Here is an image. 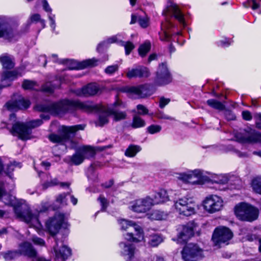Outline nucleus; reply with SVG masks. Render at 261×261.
Here are the masks:
<instances>
[{"mask_svg":"<svg viewBox=\"0 0 261 261\" xmlns=\"http://www.w3.org/2000/svg\"><path fill=\"white\" fill-rule=\"evenodd\" d=\"M34 108L35 110L38 111L44 112H53L58 114L71 113L76 110H81L86 112L91 110V107L86 103L66 99L54 103L50 106L38 105Z\"/></svg>","mask_w":261,"mask_h":261,"instance_id":"nucleus-1","label":"nucleus"},{"mask_svg":"<svg viewBox=\"0 0 261 261\" xmlns=\"http://www.w3.org/2000/svg\"><path fill=\"white\" fill-rule=\"evenodd\" d=\"M50 206L49 201H42L40 208L36 209L32 212L29 206L22 203L14 207V212L17 218L24 221L31 226L39 228L41 223L39 219V216L42 213L46 212Z\"/></svg>","mask_w":261,"mask_h":261,"instance_id":"nucleus-2","label":"nucleus"},{"mask_svg":"<svg viewBox=\"0 0 261 261\" xmlns=\"http://www.w3.org/2000/svg\"><path fill=\"white\" fill-rule=\"evenodd\" d=\"M166 16V21L162 24L163 34L160 35V38L163 41H168L171 37V33L167 30L174 27V25L169 20V17H174L179 22L185 27L186 25L184 17L177 5L172 2L168 3L166 9L163 12Z\"/></svg>","mask_w":261,"mask_h":261,"instance_id":"nucleus-3","label":"nucleus"},{"mask_svg":"<svg viewBox=\"0 0 261 261\" xmlns=\"http://www.w3.org/2000/svg\"><path fill=\"white\" fill-rule=\"evenodd\" d=\"M118 222L121 230L125 231L134 230V233L128 232L123 234L125 240L136 243L144 240V232L140 226L133 221L125 219L119 220Z\"/></svg>","mask_w":261,"mask_h":261,"instance_id":"nucleus-4","label":"nucleus"},{"mask_svg":"<svg viewBox=\"0 0 261 261\" xmlns=\"http://www.w3.org/2000/svg\"><path fill=\"white\" fill-rule=\"evenodd\" d=\"M42 123L40 119L30 121L27 124L20 122H16L13 124L12 128L9 129L10 133L13 136H17L21 140L30 139L31 128L37 127Z\"/></svg>","mask_w":261,"mask_h":261,"instance_id":"nucleus-5","label":"nucleus"},{"mask_svg":"<svg viewBox=\"0 0 261 261\" xmlns=\"http://www.w3.org/2000/svg\"><path fill=\"white\" fill-rule=\"evenodd\" d=\"M234 212L239 220L249 222L257 219L259 214L257 208L246 202L237 204L234 208Z\"/></svg>","mask_w":261,"mask_h":261,"instance_id":"nucleus-6","label":"nucleus"},{"mask_svg":"<svg viewBox=\"0 0 261 261\" xmlns=\"http://www.w3.org/2000/svg\"><path fill=\"white\" fill-rule=\"evenodd\" d=\"M18 25L14 18L0 16V38L11 41L16 35Z\"/></svg>","mask_w":261,"mask_h":261,"instance_id":"nucleus-7","label":"nucleus"},{"mask_svg":"<svg viewBox=\"0 0 261 261\" xmlns=\"http://www.w3.org/2000/svg\"><path fill=\"white\" fill-rule=\"evenodd\" d=\"M85 126V124H77L73 126L63 125L60 128L62 136L53 134L49 136V139L53 143H63L71 137L74 136L77 131L84 130Z\"/></svg>","mask_w":261,"mask_h":261,"instance_id":"nucleus-8","label":"nucleus"},{"mask_svg":"<svg viewBox=\"0 0 261 261\" xmlns=\"http://www.w3.org/2000/svg\"><path fill=\"white\" fill-rule=\"evenodd\" d=\"M195 204L192 198L186 196L174 201V207L179 214L189 216L195 212Z\"/></svg>","mask_w":261,"mask_h":261,"instance_id":"nucleus-9","label":"nucleus"},{"mask_svg":"<svg viewBox=\"0 0 261 261\" xmlns=\"http://www.w3.org/2000/svg\"><path fill=\"white\" fill-rule=\"evenodd\" d=\"M96 154L94 148L89 145H83L78 148L75 153L70 156V161L75 165L81 164L85 159L94 158Z\"/></svg>","mask_w":261,"mask_h":261,"instance_id":"nucleus-10","label":"nucleus"},{"mask_svg":"<svg viewBox=\"0 0 261 261\" xmlns=\"http://www.w3.org/2000/svg\"><path fill=\"white\" fill-rule=\"evenodd\" d=\"M184 261H199L203 255V250L197 245L189 244L186 245L181 252Z\"/></svg>","mask_w":261,"mask_h":261,"instance_id":"nucleus-11","label":"nucleus"},{"mask_svg":"<svg viewBox=\"0 0 261 261\" xmlns=\"http://www.w3.org/2000/svg\"><path fill=\"white\" fill-rule=\"evenodd\" d=\"M233 233L227 227H220L216 228L212 236V240L215 246L220 247L222 245H228L229 241L232 238Z\"/></svg>","mask_w":261,"mask_h":261,"instance_id":"nucleus-12","label":"nucleus"},{"mask_svg":"<svg viewBox=\"0 0 261 261\" xmlns=\"http://www.w3.org/2000/svg\"><path fill=\"white\" fill-rule=\"evenodd\" d=\"M68 223L63 214H57L46 222V227L52 236L56 234L61 227L66 228Z\"/></svg>","mask_w":261,"mask_h":261,"instance_id":"nucleus-13","label":"nucleus"},{"mask_svg":"<svg viewBox=\"0 0 261 261\" xmlns=\"http://www.w3.org/2000/svg\"><path fill=\"white\" fill-rule=\"evenodd\" d=\"M204 210L210 214L220 211L223 206V200L216 195L208 196L203 202Z\"/></svg>","mask_w":261,"mask_h":261,"instance_id":"nucleus-14","label":"nucleus"},{"mask_svg":"<svg viewBox=\"0 0 261 261\" xmlns=\"http://www.w3.org/2000/svg\"><path fill=\"white\" fill-rule=\"evenodd\" d=\"M172 81L171 75L166 63L159 65L154 78V83L158 86H163L170 83Z\"/></svg>","mask_w":261,"mask_h":261,"instance_id":"nucleus-15","label":"nucleus"},{"mask_svg":"<svg viewBox=\"0 0 261 261\" xmlns=\"http://www.w3.org/2000/svg\"><path fill=\"white\" fill-rule=\"evenodd\" d=\"M237 141L242 143H261V133H258L254 130H244L243 132L237 133L236 136Z\"/></svg>","mask_w":261,"mask_h":261,"instance_id":"nucleus-16","label":"nucleus"},{"mask_svg":"<svg viewBox=\"0 0 261 261\" xmlns=\"http://www.w3.org/2000/svg\"><path fill=\"white\" fill-rule=\"evenodd\" d=\"M124 91L137 98H145L152 94L150 89V86L148 84L127 87L125 88Z\"/></svg>","mask_w":261,"mask_h":261,"instance_id":"nucleus-17","label":"nucleus"},{"mask_svg":"<svg viewBox=\"0 0 261 261\" xmlns=\"http://www.w3.org/2000/svg\"><path fill=\"white\" fill-rule=\"evenodd\" d=\"M18 251L20 255H24L32 258V261H49L43 257H39L32 244L28 242L21 243L19 245Z\"/></svg>","mask_w":261,"mask_h":261,"instance_id":"nucleus-18","label":"nucleus"},{"mask_svg":"<svg viewBox=\"0 0 261 261\" xmlns=\"http://www.w3.org/2000/svg\"><path fill=\"white\" fill-rule=\"evenodd\" d=\"M153 205L152 198L147 196L135 200L131 205L132 210L137 213H145Z\"/></svg>","mask_w":261,"mask_h":261,"instance_id":"nucleus-19","label":"nucleus"},{"mask_svg":"<svg viewBox=\"0 0 261 261\" xmlns=\"http://www.w3.org/2000/svg\"><path fill=\"white\" fill-rule=\"evenodd\" d=\"M120 255L126 261H132L135 258L136 249L134 245L125 242L119 244Z\"/></svg>","mask_w":261,"mask_h":261,"instance_id":"nucleus-20","label":"nucleus"},{"mask_svg":"<svg viewBox=\"0 0 261 261\" xmlns=\"http://www.w3.org/2000/svg\"><path fill=\"white\" fill-rule=\"evenodd\" d=\"M150 75L148 68L143 66H139L136 68H128L126 73V76L130 79L133 78H147Z\"/></svg>","mask_w":261,"mask_h":261,"instance_id":"nucleus-21","label":"nucleus"},{"mask_svg":"<svg viewBox=\"0 0 261 261\" xmlns=\"http://www.w3.org/2000/svg\"><path fill=\"white\" fill-rule=\"evenodd\" d=\"M178 231L177 242L179 244L186 243L194 234L192 227L189 225L179 227Z\"/></svg>","mask_w":261,"mask_h":261,"instance_id":"nucleus-22","label":"nucleus"},{"mask_svg":"<svg viewBox=\"0 0 261 261\" xmlns=\"http://www.w3.org/2000/svg\"><path fill=\"white\" fill-rule=\"evenodd\" d=\"M30 105L29 100L19 97L18 100H12L6 104V107L9 110L15 111L17 109H27Z\"/></svg>","mask_w":261,"mask_h":261,"instance_id":"nucleus-23","label":"nucleus"},{"mask_svg":"<svg viewBox=\"0 0 261 261\" xmlns=\"http://www.w3.org/2000/svg\"><path fill=\"white\" fill-rule=\"evenodd\" d=\"M99 90V88L97 84H90L82 89L76 90L75 93L80 96H93L96 94Z\"/></svg>","mask_w":261,"mask_h":261,"instance_id":"nucleus-24","label":"nucleus"},{"mask_svg":"<svg viewBox=\"0 0 261 261\" xmlns=\"http://www.w3.org/2000/svg\"><path fill=\"white\" fill-rule=\"evenodd\" d=\"M53 249L56 257L63 260L66 259L71 254V249L65 245H62L61 247L59 248L57 240H56V245L54 246Z\"/></svg>","mask_w":261,"mask_h":261,"instance_id":"nucleus-25","label":"nucleus"},{"mask_svg":"<svg viewBox=\"0 0 261 261\" xmlns=\"http://www.w3.org/2000/svg\"><path fill=\"white\" fill-rule=\"evenodd\" d=\"M99 62H100L99 60L95 58L86 60L78 63L75 62H73V65L69 68L71 69H82L88 67L95 66L98 65Z\"/></svg>","mask_w":261,"mask_h":261,"instance_id":"nucleus-26","label":"nucleus"},{"mask_svg":"<svg viewBox=\"0 0 261 261\" xmlns=\"http://www.w3.org/2000/svg\"><path fill=\"white\" fill-rule=\"evenodd\" d=\"M203 176L202 171L199 169L189 171V184L192 185H201L203 183Z\"/></svg>","mask_w":261,"mask_h":261,"instance_id":"nucleus-27","label":"nucleus"},{"mask_svg":"<svg viewBox=\"0 0 261 261\" xmlns=\"http://www.w3.org/2000/svg\"><path fill=\"white\" fill-rule=\"evenodd\" d=\"M123 38V34H117L116 35L112 36L107 40L99 43L97 46V50L100 51L103 47H106L109 44L116 43L119 44L120 41H122V39Z\"/></svg>","mask_w":261,"mask_h":261,"instance_id":"nucleus-28","label":"nucleus"},{"mask_svg":"<svg viewBox=\"0 0 261 261\" xmlns=\"http://www.w3.org/2000/svg\"><path fill=\"white\" fill-rule=\"evenodd\" d=\"M0 62L3 67L6 69H11L14 66L13 57L7 54H3L0 56Z\"/></svg>","mask_w":261,"mask_h":261,"instance_id":"nucleus-29","label":"nucleus"},{"mask_svg":"<svg viewBox=\"0 0 261 261\" xmlns=\"http://www.w3.org/2000/svg\"><path fill=\"white\" fill-rule=\"evenodd\" d=\"M153 205L160 203L165 202L169 200V197L167 191L162 189L158 192L155 193L153 199Z\"/></svg>","mask_w":261,"mask_h":261,"instance_id":"nucleus-30","label":"nucleus"},{"mask_svg":"<svg viewBox=\"0 0 261 261\" xmlns=\"http://www.w3.org/2000/svg\"><path fill=\"white\" fill-rule=\"evenodd\" d=\"M141 149L142 148L141 146L139 145L130 144L125 150L124 155L127 157L133 158L141 150Z\"/></svg>","mask_w":261,"mask_h":261,"instance_id":"nucleus-31","label":"nucleus"},{"mask_svg":"<svg viewBox=\"0 0 261 261\" xmlns=\"http://www.w3.org/2000/svg\"><path fill=\"white\" fill-rule=\"evenodd\" d=\"M251 185L254 192L261 195V177L254 178Z\"/></svg>","mask_w":261,"mask_h":261,"instance_id":"nucleus-32","label":"nucleus"},{"mask_svg":"<svg viewBox=\"0 0 261 261\" xmlns=\"http://www.w3.org/2000/svg\"><path fill=\"white\" fill-rule=\"evenodd\" d=\"M163 241V239L160 235L153 234L150 235L149 238L148 244L152 247L158 246Z\"/></svg>","mask_w":261,"mask_h":261,"instance_id":"nucleus-33","label":"nucleus"},{"mask_svg":"<svg viewBox=\"0 0 261 261\" xmlns=\"http://www.w3.org/2000/svg\"><path fill=\"white\" fill-rule=\"evenodd\" d=\"M110 114L113 115L114 120L116 121L123 120L126 118V114L125 112H120L110 109Z\"/></svg>","mask_w":261,"mask_h":261,"instance_id":"nucleus-34","label":"nucleus"},{"mask_svg":"<svg viewBox=\"0 0 261 261\" xmlns=\"http://www.w3.org/2000/svg\"><path fill=\"white\" fill-rule=\"evenodd\" d=\"M206 103L211 107L219 111L223 110L225 109V106L222 102L216 99H208Z\"/></svg>","mask_w":261,"mask_h":261,"instance_id":"nucleus-35","label":"nucleus"},{"mask_svg":"<svg viewBox=\"0 0 261 261\" xmlns=\"http://www.w3.org/2000/svg\"><path fill=\"white\" fill-rule=\"evenodd\" d=\"M110 110V109H108L106 113H101L99 115L98 120L96 122V125L102 126L108 122V117L110 115L109 113Z\"/></svg>","mask_w":261,"mask_h":261,"instance_id":"nucleus-36","label":"nucleus"},{"mask_svg":"<svg viewBox=\"0 0 261 261\" xmlns=\"http://www.w3.org/2000/svg\"><path fill=\"white\" fill-rule=\"evenodd\" d=\"M145 124L146 123L145 121L140 116L138 115H135L133 117V122L132 124V126L133 128H136L144 127Z\"/></svg>","mask_w":261,"mask_h":261,"instance_id":"nucleus-37","label":"nucleus"},{"mask_svg":"<svg viewBox=\"0 0 261 261\" xmlns=\"http://www.w3.org/2000/svg\"><path fill=\"white\" fill-rule=\"evenodd\" d=\"M119 45L124 47L125 54L127 56L130 54L132 50H133L135 47L134 44L130 41L125 42L120 41Z\"/></svg>","mask_w":261,"mask_h":261,"instance_id":"nucleus-38","label":"nucleus"},{"mask_svg":"<svg viewBox=\"0 0 261 261\" xmlns=\"http://www.w3.org/2000/svg\"><path fill=\"white\" fill-rule=\"evenodd\" d=\"M148 218L152 220H161L164 218V213L158 210L152 211L151 213L147 214Z\"/></svg>","mask_w":261,"mask_h":261,"instance_id":"nucleus-39","label":"nucleus"},{"mask_svg":"<svg viewBox=\"0 0 261 261\" xmlns=\"http://www.w3.org/2000/svg\"><path fill=\"white\" fill-rule=\"evenodd\" d=\"M150 49V43L148 42H145L144 44L141 45L138 48V52L140 56L142 57L145 56Z\"/></svg>","mask_w":261,"mask_h":261,"instance_id":"nucleus-40","label":"nucleus"},{"mask_svg":"<svg viewBox=\"0 0 261 261\" xmlns=\"http://www.w3.org/2000/svg\"><path fill=\"white\" fill-rule=\"evenodd\" d=\"M20 255L18 250L8 251L3 254L4 258L7 260H10L17 257Z\"/></svg>","mask_w":261,"mask_h":261,"instance_id":"nucleus-41","label":"nucleus"},{"mask_svg":"<svg viewBox=\"0 0 261 261\" xmlns=\"http://www.w3.org/2000/svg\"><path fill=\"white\" fill-rule=\"evenodd\" d=\"M36 86V83L33 81L25 80L23 81L22 87L25 90H32Z\"/></svg>","mask_w":261,"mask_h":261,"instance_id":"nucleus-42","label":"nucleus"},{"mask_svg":"<svg viewBox=\"0 0 261 261\" xmlns=\"http://www.w3.org/2000/svg\"><path fill=\"white\" fill-rule=\"evenodd\" d=\"M56 88L55 84L48 82L43 86L42 91L48 93H52Z\"/></svg>","mask_w":261,"mask_h":261,"instance_id":"nucleus-43","label":"nucleus"},{"mask_svg":"<svg viewBox=\"0 0 261 261\" xmlns=\"http://www.w3.org/2000/svg\"><path fill=\"white\" fill-rule=\"evenodd\" d=\"M30 19L32 22H40L42 28H45V21L41 18V16L39 14H34L32 15L30 17Z\"/></svg>","mask_w":261,"mask_h":261,"instance_id":"nucleus-44","label":"nucleus"},{"mask_svg":"<svg viewBox=\"0 0 261 261\" xmlns=\"http://www.w3.org/2000/svg\"><path fill=\"white\" fill-rule=\"evenodd\" d=\"M138 23L143 28H146L149 24V19L147 16L142 17L139 16L138 17Z\"/></svg>","mask_w":261,"mask_h":261,"instance_id":"nucleus-45","label":"nucleus"},{"mask_svg":"<svg viewBox=\"0 0 261 261\" xmlns=\"http://www.w3.org/2000/svg\"><path fill=\"white\" fill-rule=\"evenodd\" d=\"M176 177L182 182L189 184V171L186 172L177 173Z\"/></svg>","mask_w":261,"mask_h":261,"instance_id":"nucleus-46","label":"nucleus"},{"mask_svg":"<svg viewBox=\"0 0 261 261\" xmlns=\"http://www.w3.org/2000/svg\"><path fill=\"white\" fill-rule=\"evenodd\" d=\"M119 66L118 65H113L108 66L105 69V72L109 75H112L118 71Z\"/></svg>","mask_w":261,"mask_h":261,"instance_id":"nucleus-47","label":"nucleus"},{"mask_svg":"<svg viewBox=\"0 0 261 261\" xmlns=\"http://www.w3.org/2000/svg\"><path fill=\"white\" fill-rule=\"evenodd\" d=\"M162 127L159 125H151L147 128L148 132L150 134H154L161 131Z\"/></svg>","mask_w":261,"mask_h":261,"instance_id":"nucleus-48","label":"nucleus"},{"mask_svg":"<svg viewBox=\"0 0 261 261\" xmlns=\"http://www.w3.org/2000/svg\"><path fill=\"white\" fill-rule=\"evenodd\" d=\"M68 194L62 193L59 195L56 198V201L62 205L67 204V199L66 196Z\"/></svg>","mask_w":261,"mask_h":261,"instance_id":"nucleus-49","label":"nucleus"},{"mask_svg":"<svg viewBox=\"0 0 261 261\" xmlns=\"http://www.w3.org/2000/svg\"><path fill=\"white\" fill-rule=\"evenodd\" d=\"M98 200L99 201L101 206V210L105 211L109 204V202L107 199L105 198L103 196L100 195L98 198Z\"/></svg>","mask_w":261,"mask_h":261,"instance_id":"nucleus-50","label":"nucleus"},{"mask_svg":"<svg viewBox=\"0 0 261 261\" xmlns=\"http://www.w3.org/2000/svg\"><path fill=\"white\" fill-rule=\"evenodd\" d=\"M101 166V164L98 162H95L90 165L88 169L87 174L88 176L90 177L92 176V174L94 172V168L96 167H100Z\"/></svg>","mask_w":261,"mask_h":261,"instance_id":"nucleus-51","label":"nucleus"},{"mask_svg":"<svg viewBox=\"0 0 261 261\" xmlns=\"http://www.w3.org/2000/svg\"><path fill=\"white\" fill-rule=\"evenodd\" d=\"M59 184V180L57 178H55L53 179H51L50 181L45 182L43 185V187L44 189H46L49 187H52L54 186L58 185Z\"/></svg>","mask_w":261,"mask_h":261,"instance_id":"nucleus-52","label":"nucleus"},{"mask_svg":"<svg viewBox=\"0 0 261 261\" xmlns=\"http://www.w3.org/2000/svg\"><path fill=\"white\" fill-rule=\"evenodd\" d=\"M137 109L138 110V113L140 115H144L148 113V109L142 105H138L137 106Z\"/></svg>","mask_w":261,"mask_h":261,"instance_id":"nucleus-53","label":"nucleus"},{"mask_svg":"<svg viewBox=\"0 0 261 261\" xmlns=\"http://www.w3.org/2000/svg\"><path fill=\"white\" fill-rule=\"evenodd\" d=\"M48 17L50 21V26L53 31H55L56 28V22L55 20V15L48 14Z\"/></svg>","mask_w":261,"mask_h":261,"instance_id":"nucleus-54","label":"nucleus"},{"mask_svg":"<svg viewBox=\"0 0 261 261\" xmlns=\"http://www.w3.org/2000/svg\"><path fill=\"white\" fill-rule=\"evenodd\" d=\"M243 119L246 121H250L252 119V117L251 113L248 111H244L242 113Z\"/></svg>","mask_w":261,"mask_h":261,"instance_id":"nucleus-55","label":"nucleus"},{"mask_svg":"<svg viewBox=\"0 0 261 261\" xmlns=\"http://www.w3.org/2000/svg\"><path fill=\"white\" fill-rule=\"evenodd\" d=\"M170 99L169 98H165L164 97H161L159 101V106L161 108H164L169 103Z\"/></svg>","mask_w":261,"mask_h":261,"instance_id":"nucleus-56","label":"nucleus"},{"mask_svg":"<svg viewBox=\"0 0 261 261\" xmlns=\"http://www.w3.org/2000/svg\"><path fill=\"white\" fill-rule=\"evenodd\" d=\"M229 150L233 151L240 158H247L248 155L246 152H242L238 150L234 149L232 147L230 146Z\"/></svg>","mask_w":261,"mask_h":261,"instance_id":"nucleus-57","label":"nucleus"},{"mask_svg":"<svg viewBox=\"0 0 261 261\" xmlns=\"http://www.w3.org/2000/svg\"><path fill=\"white\" fill-rule=\"evenodd\" d=\"M215 182L219 184H225L228 182V178L223 175H220L217 180H215Z\"/></svg>","mask_w":261,"mask_h":261,"instance_id":"nucleus-58","label":"nucleus"},{"mask_svg":"<svg viewBox=\"0 0 261 261\" xmlns=\"http://www.w3.org/2000/svg\"><path fill=\"white\" fill-rule=\"evenodd\" d=\"M42 6L43 9L47 12L49 13V14H51L52 9L50 7L48 2L46 0L42 1Z\"/></svg>","mask_w":261,"mask_h":261,"instance_id":"nucleus-59","label":"nucleus"},{"mask_svg":"<svg viewBox=\"0 0 261 261\" xmlns=\"http://www.w3.org/2000/svg\"><path fill=\"white\" fill-rule=\"evenodd\" d=\"M32 241L35 244L43 246L44 245L45 242L43 240L37 237H33L32 238Z\"/></svg>","mask_w":261,"mask_h":261,"instance_id":"nucleus-60","label":"nucleus"},{"mask_svg":"<svg viewBox=\"0 0 261 261\" xmlns=\"http://www.w3.org/2000/svg\"><path fill=\"white\" fill-rule=\"evenodd\" d=\"M38 62L40 65H42L43 67H45L47 63L46 56L45 55L40 56L38 58Z\"/></svg>","mask_w":261,"mask_h":261,"instance_id":"nucleus-61","label":"nucleus"},{"mask_svg":"<svg viewBox=\"0 0 261 261\" xmlns=\"http://www.w3.org/2000/svg\"><path fill=\"white\" fill-rule=\"evenodd\" d=\"M226 118L228 120H232L236 119V116L229 111H227L225 113Z\"/></svg>","mask_w":261,"mask_h":261,"instance_id":"nucleus-62","label":"nucleus"},{"mask_svg":"<svg viewBox=\"0 0 261 261\" xmlns=\"http://www.w3.org/2000/svg\"><path fill=\"white\" fill-rule=\"evenodd\" d=\"M230 44L229 40H227L226 39L220 40L217 42V44L218 46H227Z\"/></svg>","mask_w":261,"mask_h":261,"instance_id":"nucleus-63","label":"nucleus"},{"mask_svg":"<svg viewBox=\"0 0 261 261\" xmlns=\"http://www.w3.org/2000/svg\"><path fill=\"white\" fill-rule=\"evenodd\" d=\"M255 117L257 119L255 122L256 128L261 129V113H257L255 115Z\"/></svg>","mask_w":261,"mask_h":261,"instance_id":"nucleus-64","label":"nucleus"}]
</instances>
